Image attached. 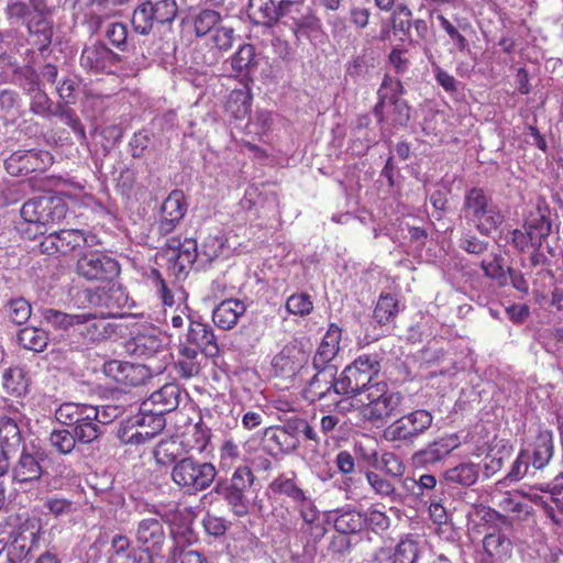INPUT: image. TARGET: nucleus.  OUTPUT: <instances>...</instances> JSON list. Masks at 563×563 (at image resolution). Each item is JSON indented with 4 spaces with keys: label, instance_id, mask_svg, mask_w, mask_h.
<instances>
[{
    "label": "nucleus",
    "instance_id": "f257e3e1",
    "mask_svg": "<svg viewBox=\"0 0 563 563\" xmlns=\"http://www.w3.org/2000/svg\"><path fill=\"white\" fill-rule=\"evenodd\" d=\"M199 352L213 357L219 353V345L211 325L190 321L185 340H180L178 346V368L183 377H191L199 372Z\"/></svg>",
    "mask_w": 563,
    "mask_h": 563
},
{
    "label": "nucleus",
    "instance_id": "f03ea898",
    "mask_svg": "<svg viewBox=\"0 0 563 563\" xmlns=\"http://www.w3.org/2000/svg\"><path fill=\"white\" fill-rule=\"evenodd\" d=\"M41 526L25 520L18 527L9 521L0 523V554L5 552L8 563H22L32 551L37 549Z\"/></svg>",
    "mask_w": 563,
    "mask_h": 563
},
{
    "label": "nucleus",
    "instance_id": "7ed1b4c3",
    "mask_svg": "<svg viewBox=\"0 0 563 563\" xmlns=\"http://www.w3.org/2000/svg\"><path fill=\"white\" fill-rule=\"evenodd\" d=\"M462 212L465 220L485 236H489L504 222L499 207L479 187H472L465 192Z\"/></svg>",
    "mask_w": 563,
    "mask_h": 563
},
{
    "label": "nucleus",
    "instance_id": "20e7f679",
    "mask_svg": "<svg viewBox=\"0 0 563 563\" xmlns=\"http://www.w3.org/2000/svg\"><path fill=\"white\" fill-rule=\"evenodd\" d=\"M554 454V440L551 430H541L527 448L521 449L507 475L511 481L523 478L529 470H543Z\"/></svg>",
    "mask_w": 563,
    "mask_h": 563
},
{
    "label": "nucleus",
    "instance_id": "39448f33",
    "mask_svg": "<svg viewBox=\"0 0 563 563\" xmlns=\"http://www.w3.org/2000/svg\"><path fill=\"white\" fill-rule=\"evenodd\" d=\"M218 472L209 462H200L192 456L183 457L172 468V481L184 493L196 495L208 488L216 479Z\"/></svg>",
    "mask_w": 563,
    "mask_h": 563
},
{
    "label": "nucleus",
    "instance_id": "423d86ee",
    "mask_svg": "<svg viewBox=\"0 0 563 563\" xmlns=\"http://www.w3.org/2000/svg\"><path fill=\"white\" fill-rule=\"evenodd\" d=\"M165 428V418L148 410L128 417L120 424L118 439L123 444L140 445L151 441Z\"/></svg>",
    "mask_w": 563,
    "mask_h": 563
},
{
    "label": "nucleus",
    "instance_id": "0eeeda50",
    "mask_svg": "<svg viewBox=\"0 0 563 563\" xmlns=\"http://www.w3.org/2000/svg\"><path fill=\"white\" fill-rule=\"evenodd\" d=\"M254 481L255 476L249 466H239L230 483H218L214 492L223 497L235 516L245 517L250 512L249 494Z\"/></svg>",
    "mask_w": 563,
    "mask_h": 563
},
{
    "label": "nucleus",
    "instance_id": "6e6552de",
    "mask_svg": "<svg viewBox=\"0 0 563 563\" xmlns=\"http://www.w3.org/2000/svg\"><path fill=\"white\" fill-rule=\"evenodd\" d=\"M68 208L65 199L59 196L44 195L29 199L21 207L22 219L37 229L60 222L65 219Z\"/></svg>",
    "mask_w": 563,
    "mask_h": 563
},
{
    "label": "nucleus",
    "instance_id": "1a4fd4ad",
    "mask_svg": "<svg viewBox=\"0 0 563 563\" xmlns=\"http://www.w3.org/2000/svg\"><path fill=\"white\" fill-rule=\"evenodd\" d=\"M175 438L186 451L203 452L210 441L211 431L199 418L197 422L181 411L175 413Z\"/></svg>",
    "mask_w": 563,
    "mask_h": 563
},
{
    "label": "nucleus",
    "instance_id": "9d476101",
    "mask_svg": "<svg viewBox=\"0 0 563 563\" xmlns=\"http://www.w3.org/2000/svg\"><path fill=\"white\" fill-rule=\"evenodd\" d=\"M79 276L87 280H109L119 274L117 261L99 252L81 256L76 266Z\"/></svg>",
    "mask_w": 563,
    "mask_h": 563
},
{
    "label": "nucleus",
    "instance_id": "9b49d317",
    "mask_svg": "<svg viewBox=\"0 0 563 563\" xmlns=\"http://www.w3.org/2000/svg\"><path fill=\"white\" fill-rule=\"evenodd\" d=\"M432 416L426 410L412 411L389 426L391 441L412 442L432 423Z\"/></svg>",
    "mask_w": 563,
    "mask_h": 563
},
{
    "label": "nucleus",
    "instance_id": "f8f14e48",
    "mask_svg": "<svg viewBox=\"0 0 563 563\" xmlns=\"http://www.w3.org/2000/svg\"><path fill=\"white\" fill-rule=\"evenodd\" d=\"M522 228L542 245L552 231L551 209L543 196H539L523 218Z\"/></svg>",
    "mask_w": 563,
    "mask_h": 563
},
{
    "label": "nucleus",
    "instance_id": "ddd939ff",
    "mask_svg": "<svg viewBox=\"0 0 563 563\" xmlns=\"http://www.w3.org/2000/svg\"><path fill=\"white\" fill-rule=\"evenodd\" d=\"M103 373L110 383L123 387H139L145 385L150 376L148 368L141 364H132L121 361H110L103 365Z\"/></svg>",
    "mask_w": 563,
    "mask_h": 563
},
{
    "label": "nucleus",
    "instance_id": "4468645a",
    "mask_svg": "<svg viewBox=\"0 0 563 563\" xmlns=\"http://www.w3.org/2000/svg\"><path fill=\"white\" fill-rule=\"evenodd\" d=\"M189 396L187 389H154L142 402V410L161 415L176 410L181 404L187 406Z\"/></svg>",
    "mask_w": 563,
    "mask_h": 563
},
{
    "label": "nucleus",
    "instance_id": "2eb2a0df",
    "mask_svg": "<svg viewBox=\"0 0 563 563\" xmlns=\"http://www.w3.org/2000/svg\"><path fill=\"white\" fill-rule=\"evenodd\" d=\"M136 543L146 553L158 555L165 544V530L157 518L142 519L136 527Z\"/></svg>",
    "mask_w": 563,
    "mask_h": 563
},
{
    "label": "nucleus",
    "instance_id": "dca6fc26",
    "mask_svg": "<svg viewBox=\"0 0 563 563\" xmlns=\"http://www.w3.org/2000/svg\"><path fill=\"white\" fill-rule=\"evenodd\" d=\"M166 257L172 265L174 274L180 275L195 263L197 258V242L194 239H169L166 243Z\"/></svg>",
    "mask_w": 563,
    "mask_h": 563
},
{
    "label": "nucleus",
    "instance_id": "f3484780",
    "mask_svg": "<svg viewBox=\"0 0 563 563\" xmlns=\"http://www.w3.org/2000/svg\"><path fill=\"white\" fill-rule=\"evenodd\" d=\"M187 211L185 195L181 190H173L161 207L158 233L167 235L172 233Z\"/></svg>",
    "mask_w": 563,
    "mask_h": 563
},
{
    "label": "nucleus",
    "instance_id": "a211bd4d",
    "mask_svg": "<svg viewBox=\"0 0 563 563\" xmlns=\"http://www.w3.org/2000/svg\"><path fill=\"white\" fill-rule=\"evenodd\" d=\"M483 558L482 562H507L512 556V541L501 529L492 528L484 534L482 540Z\"/></svg>",
    "mask_w": 563,
    "mask_h": 563
},
{
    "label": "nucleus",
    "instance_id": "6ab92c4d",
    "mask_svg": "<svg viewBox=\"0 0 563 563\" xmlns=\"http://www.w3.org/2000/svg\"><path fill=\"white\" fill-rule=\"evenodd\" d=\"M460 445L459 437L455 434L445 435L430 443L426 449L412 455V464L416 467H427L435 464L448 456Z\"/></svg>",
    "mask_w": 563,
    "mask_h": 563
},
{
    "label": "nucleus",
    "instance_id": "aec40b11",
    "mask_svg": "<svg viewBox=\"0 0 563 563\" xmlns=\"http://www.w3.org/2000/svg\"><path fill=\"white\" fill-rule=\"evenodd\" d=\"M378 363L369 356H360L342 373L340 384L345 387H368L373 378L378 374Z\"/></svg>",
    "mask_w": 563,
    "mask_h": 563
},
{
    "label": "nucleus",
    "instance_id": "412c9836",
    "mask_svg": "<svg viewBox=\"0 0 563 563\" xmlns=\"http://www.w3.org/2000/svg\"><path fill=\"white\" fill-rule=\"evenodd\" d=\"M84 231L81 230H60L49 233L41 243L43 253L58 252L69 254L85 244Z\"/></svg>",
    "mask_w": 563,
    "mask_h": 563
},
{
    "label": "nucleus",
    "instance_id": "4be33fe9",
    "mask_svg": "<svg viewBox=\"0 0 563 563\" xmlns=\"http://www.w3.org/2000/svg\"><path fill=\"white\" fill-rule=\"evenodd\" d=\"M412 19L411 11L406 5H397L389 19V42L412 45L411 40Z\"/></svg>",
    "mask_w": 563,
    "mask_h": 563
},
{
    "label": "nucleus",
    "instance_id": "5701e85b",
    "mask_svg": "<svg viewBox=\"0 0 563 563\" xmlns=\"http://www.w3.org/2000/svg\"><path fill=\"white\" fill-rule=\"evenodd\" d=\"M245 310L246 307L241 300L227 299L221 301L214 308L212 320L219 328L230 330L236 325L240 317L244 314Z\"/></svg>",
    "mask_w": 563,
    "mask_h": 563
},
{
    "label": "nucleus",
    "instance_id": "b1692460",
    "mask_svg": "<svg viewBox=\"0 0 563 563\" xmlns=\"http://www.w3.org/2000/svg\"><path fill=\"white\" fill-rule=\"evenodd\" d=\"M43 474V468L36 455L23 449L16 463L12 467L13 481L18 483H27L38 481Z\"/></svg>",
    "mask_w": 563,
    "mask_h": 563
},
{
    "label": "nucleus",
    "instance_id": "393cba45",
    "mask_svg": "<svg viewBox=\"0 0 563 563\" xmlns=\"http://www.w3.org/2000/svg\"><path fill=\"white\" fill-rule=\"evenodd\" d=\"M117 58L111 49L103 43L96 42L86 46L80 55V65L85 69L101 71L106 69L110 59Z\"/></svg>",
    "mask_w": 563,
    "mask_h": 563
},
{
    "label": "nucleus",
    "instance_id": "a878e982",
    "mask_svg": "<svg viewBox=\"0 0 563 563\" xmlns=\"http://www.w3.org/2000/svg\"><path fill=\"white\" fill-rule=\"evenodd\" d=\"M341 335V329L335 324H330L313 357L314 368L329 364L335 357L340 349Z\"/></svg>",
    "mask_w": 563,
    "mask_h": 563
},
{
    "label": "nucleus",
    "instance_id": "bb28decb",
    "mask_svg": "<svg viewBox=\"0 0 563 563\" xmlns=\"http://www.w3.org/2000/svg\"><path fill=\"white\" fill-rule=\"evenodd\" d=\"M249 14L257 24L273 26L278 22V2L275 0H250Z\"/></svg>",
    "mask_w": 563,
    "mask_h": 563
},
{
    "label": "nucleus",
    "instance_id": "cd10ccee",
    "mask_svg": "<svg viewBox=\"0 0 563 563\" xmlns=\"http://www.w3.org/2000/svg\"><path fill=\"white\" fill-rule=\"evenodd\" d=\"M38 154L34 151H18L5 161L9 174L23 175L40 168Z\"/></svg>",
    "mask_w": 563,
    "mask_h": 563
},
{
    "label": "nucleus",
    "instance_id": "c85d7f7f",
    "mask_svg": "<svg viewBox=\"0 0 563 563\" xmlns=\"http://www.w3.org/2000/svg\"><path fill=\"white\" fill-rule=\"evenodd\" d=\"M43 318L55 329L67 330L70 327L89 322L93 316L92 313L69 314L56 309H46L43 311Z\"/></svg>",
    "mask_w": 563,
    "mask_h": 563
},
{
    "label": "nucleus",
    "instance_id": "c756f323",
    "mask_svg": "<svg viewBox=\"0 0 563 563\" xmlns=\"http://www.w3.org/2000/svg\"><path fill=\"white\" fill-rule=\"evenodd\" d=\"M479 477V467L474 463H461L445 471L444 478L450 484L470 487Z\"/></svg>",
    "mask_w": 563,
    "mask_h": 563
},
{
    "label": "nucleus",
    "instance_id": "7c9ffc66",
    "mask_svg": "<svg viewBox=\"0 0 563 563\" xmlns=\"http://www.w3.org/2000/svg\"><path fill=\"white\" fill-rule=\"evenodd\" d=\"M161 341L153 334H137L125 343V351L136 357L153 356L159 349Z\"/></svg>",
    "mask_w": 563,
    "mask_h": 563
},
{
    "label": "nucleus",
    "instance_id": "2f4dec72",
    "mask_svg": "<svg viewBox=\"0 0 563 563\" xmlns=\"http://www.w3.org/2000/svg\"><path fill=\"white\" fill-rule=\"evenodd\" d=\"M22 443V434L16 421L10 417H0V449L16 451Z\"/></svg>",
    "mask_w": 563,
    "mask_h": 563
},
{
    "label": "nucleus",
    "instance_id": "473e14b6",
    "mask_svg": "<svg viewBox=\"0 0 563 563\" xmlns=\"http://www.w3.org/2000/svg\"><path fill=\"white\" fill-rule=\"evenodd\" d=\"M481 268L484 276L497 282L499 286L507 284V268L505 258L500 253H492L481 262Z\"/></svg>",
    "mask_w": 563,
    "mask_h": 563
},
{
    "label": "nucleus",
    "instance_id": "72a5a7b5",
    "mask_svg": "<svg viewBox=\"0 0 563 563\" xmlns=\"http://www.w3.org/2000/svg\"><path fill=\"white\" fill-rule=\"evenodd\" d=\"M179 442L175 438V433L168 439L161 440L158 444L154 449V459L159 465H172L176 462L177 457L180 454L179 451Z\"/></svg>",
    "mask_w": 563,
    "mask_h": 563
},
{
    "label": "nucleus",
    "instance_id": "f704fd0d",
    "mask_svg": "<svg viewBox=\"0 0 563 563\" xmlns=\"http://www.w3.org/2000/svg\"><path fill=\"white\" fill-rule=\"evenodd\" d=\"M18 341L26 350L42 352L47 345L48 336L42 329L26 327L20 330Z\"/></svg>",
    "mask_w": 563,
    "mask_h": 563
},
{
    "label": "nucleus",
    "instance_id": "c9c22d12",
    "mask_svg": "<svg viewBox=\"0 0 563 563\" xmlns=\"http://www.w3.org/2000/svg\"><path fill=\"white\" fill-rule=\"evenodd\" d=\"M437 20L439 21L440 26L452 41L456 51H459L460 53L470 52L468 41L461 32L465 31L466 27H471L468 23H466L465 25H460L459 29L442 13L437 14Z\"/></svg>",
    "mask_w": 563,
    "mask_h": 563
},
{
    "label": "nucleus",
    "instance_id": "e433bc0d",
    "mask_svg": "<svg viewBox=\"0 0 563 563\" xmlns=\"http://www.w3.org/2000/svg\"><path fill=\"white\" fill-rule=\"evenodd\" d=\"M269 487L275 494L285 495L294 503L305 500L306 493L299 487L294 477L289 478L282 474L271 483Z\"/></svg>",
    "mask_w": 563,
    "mask_h": 563
},
{
    "label": "nucleus",
    "instance_id": "4c0bfd02",
    "mask_svg": "<svg viewBox=\"0 0 563 563\" xmlns=\"http://www.w3.org/2000/svg\"><path fill=\"white\" fill-rule=\"evenodd\" d=\"M154 22H156V19H154L151 1H145L136 7L132 15V25L137 33L148 34Z\"/></svg>",
    "mask_w": 563,
    "mask_h": 563
},
{
    "label": "nucleus",
    "instance_id": "58836bf2",
    "mask_svg": "<svg viewBox=\"0 0 563 563\" xmlns=\"http://www.w3.org/2000/svg\"><path fill=\"white\" fill-rule=\"evenodd\" d=\"M221 21V15L216 10H201L194 19V29L197 36L212 33Z\"/></svg>",
    "mask_w": 563,
    "mask_h": 563
},
{
    "label": "nucleus",
    "instance_id": "ea45409f",
    "mask_svg": "<svg viewBox=\"0 0 563 563\" xmlns=\"http://www.w3.org/2000/svg\"><path fill=\"white\" fill-rule=\"evenodd\" d=\"M307 5L302 0H279L278 1V21L285 19V24L292 29L296 25L301 14H303Z\"/></svg>",
    "mask_w": 563,
    "mask_h": 563
},
{
    "label": "nucleus",
    "instance_id": "a19ab883",
    "mask_svg": "<svg viewBox=\"0 0 563 563\" xmlns=\"http://www.w3.org/2000/svg\"><path fill=\"white\" fill-rule=\"evenodd\" d=\"M231 65L238 74L247 73L253 69L256 66L254 46L251 44L242 45L232 56Z\"/></svg>",
    "mask_w": 563,
    "mask_h": 563
},
{
    "label": "nucleus",
    "instance_id": "79ce46f5",
    "mask_svg": "<svg viewBox=\"0 0 563 563\" xmlns=\"http://www.w3.org/2000/svg\"><path fill=\"white\" fill-rule=\"evenodd\" d=\"M334 529L342 534L356 533L362 529L363 520L358 512L347 510L334 518Z\"/></svg>",
    "mask_w": 563,
    "mask_h": 563
},
{
    "label": "nucleus",
    "instance_id": "37998d69",
    "mask_svg": "<svg viewBox=\"0 0 563 563\" xmlns=\"http://www.w3.org/2000/svg\"><path fill=\"white\" fill-rule=\"evenodd\" d=\"M75 435L67 429L53 430L48 443L59 454H69L76 445Z\"/></svg>",
    "mask_w": 563,
    "mask_h": 563
},
{
    "label": "nucleus",
    "instance_id": "c03bdc74",
    "mask_svg": "<svg viewBox=\"0 0 563 563\" xmlns=\"http://www.w3.org/2000/svg\"><path fill=\"white\" fill-rule=\"evenodd\" d=\"M418 542L410 538L402 539L395 548L391 563H415L418 558Z\"/></svg>",
    "mask_w": 563,
    "mask_h": 563
},
{
    "label": "nucleus",
    "instance_id": "a18cd8bd",
    "mask_svg": "<svg viewBox=\"0 0 563 563\" xmlns=\"http://www.w3.org/2000/svg\"><path fill=\"white\" fill-rule=\"evenodd\" d=\"M7 312L13 323L23 324L30 319L32 309L24 298H16L8 302Z\"/></svg>",
    "mask_w": 563,
    "mask_h": 563
},
{
    "label": "nucleus",
    "instance_id": "49530a36",
    "mask_svg": "<svg viewBox=\"0 0 563 563\" xmlns=\"http://www.w3.org/2000/svg\"><path fill=\"white\" fill-rule=\"evenodd\" d=\"M417 487V481L411 477L394 476L389 478V497L402 499Z\"/></svg>",
    "mask_w": 563,
    "mask_h": 563
},
{
    "label": "nucleus",
    "instance_id": "de8ad7c7",
    "mask_svg": "<svg viewBox=\"0 0 563 563\" xmlns=\"http://www.w3.org/2000/svg\"><path fill=\"white\" fill-rule=\"evenodd\" d=\"M31 35L34 37L33 43L40 51L47 48L52 42L53 30L45 20H40L29 27Z\"/></svg>",
    "mask_w": 563,
    "mask_h": 563
},
{
    "label": "nucleus",
    "instance_id": "09e8293b",
    "mask_svg": "<svg viewBox=\"0 0 563 563\" xmlns=\"http://www.w3.org/2000/svg\"><path fill=\"white\" fill-rule=\"evenodd\" d=\"M320 26V19L314 14L313 10L310 7H307L303 11V14H301L298 22L296 23V25L292 26V32L296 37H299L300 33L318 31Z\"/></svg>",
    "mask_w": 563,
    "mask_h": 563
},
{
    "label": "nucleus",
    "instance_id": "8fccbe9b",
    "mask_svg": "<svg viewBox=\"0 0 563 563\" xmlns=\"http://www.w3.org/2000/svg\"><path fill=\"white\" fill-rule=\"evenodd\" d=\"M286 309L292 314L305 316L309 314L312 311L313 305L310 299V296L301 292L291 295L287 299Z\"/></svg>",
    "mask_w": 563,
    "mask_h": 563
},
{
    "label": "nucleus",
    "instance_id": "3c124183",
    "mask_svg": "<svg viewBox=\"0 0 563 563\" xmlns=\"http://www.w3.org/2000/svg\"><path fill=\"white\" fill-rule=\"evenodd\" d=\"M154 19L157 23L172 22L177 14V4L175 0H159L152 2Z\"/></svg>",
    "mask_w": 563,
    "mask_h": 563
},
{
    "label": "nucleus",
    "instance_id": "603ef678",
    "mask_svg": "<svg viewBox=\"0 0 563 563\" xmlns=\"http://www.w3.org/2000/svg\"><path fill=\"white\" fill-rule=\"evenodd\" d=\"M508 242L520 253L526 252L530 247H541L540 243H534V236L525 229H515L510 231Z\"/></svg>",
    "mask_w": 563,
    "mask_h": 563
},
{
    "label": "nucleus",
    "instance_id": "864d4df0",
    "mask_svg": "<svg viewBox=\"0 0 563 563\" xmlns=\"http://www.w3.org/2000/svg\"><path fill=\"white\" fill-rule=\"evenodd\" d=\"M84 404L64 402L55 411L58 422L65 426H74L78 421V416Z\"/></svg>",
    "mask_w": 563,
    "mask_h": 563
},
{
    "label": "nucleus",
    "instance_id": "5fc2aeb1",
    "mask_svg": "<svg viewBox=\"0 0 563 563\" xmlns=\"http://www.w3.org/2000/svg\"><path fill=\"white\" fill-rule=\"evenodd\" d=\"M104 35L113 46H115L120 51L125 49L126 38H128V30L123 23H121V22L109 23L107 25Z\"/></svg>",
    "mask_w": 563,
    "mask_h": 563
},
{
    "label": "nucleus",
    "instance_id": "6e6d98bb",
    "mask_svg": "<svg viewBox=\"0 0 563 563\" xmlns=\"http://www.w3.org/2000/svg\"><path fill=\"white\" fill-rule=\"evenodd\" d=\"M74 435L76 440L84 444H89L96 441L101 434V428L98 423L89 422L74 424Z\"/></svg>",
    "mask_w": 563,
    "mask_h": 563
},
{
    "label": "nucleus",
    "instance_id": "4d7b16f0",
    "mask_svg": "<svg viewBox=\"0 0 563 563\" xmlns=\"http://www.w3.org/2000/svg\"><path fill=\"white\" fill-rule=\"evenodd\" d=\"M459 246L468 254L482 255L486 253L489 243L473 233H466L460 239Z\"/></svg>",
    "mask_w": 563,
    "mask_h": 563
},
{
    "label": "nucleus",
    "instance_id": "13d9d810",
    "mask_svg": "<svg viewBox=\"0 0 563 563\" xmlns=\"http://www.w3.org/2000/svg\"><path fill=\"white\" fill-rule=\"evenodd\" d=\"M390 115L395 125L405 126L410 120V107L405 100L396 98L393 100L389 109Z\"/></svg>",
    "mask_w": 563,
    "mask_h": 563
},
{
    "label": "nucleus",
    "instance_id": "bf43d9fd",
    "mask_svg": "<svg viewBox=\"0 0 563 563\" xmlns=\"http://www.w3.org/2000/svg\"><path fill=\"white\" fill-rule=\"evenodd\" d=\"M44 506L54 517L66 516L74 511V503L63 497L47 498Z\"/></svg>",
    "mask_w": 563,
    "mask_h": 563
},
{
    "label": "nucleus",
    "instance_id": "052dcab7",
    "mask_svg": "<svg viewBox=\"0 0 563 563\" xmlns=\"http://www.w3.org/2000/svg\"><path fill=\"white\" fill-rule=\"evenodd\" d=\"M393 44V49L389 53V64H391L397 73H405L409 67V57L407 56L408 49L405 44Z\"/></svg>",
    "mask_w": 563,
    "mask_h": 563
},
{
    "label": "nucleus",
    "instance_id": "680f3d73",
    "mask_svg": "<svg viewBox=\"0 0 563 563\" xmlns=\"http://www.w3.org/2000/svg\"><path fill=\"white\" fill-rule=\"evenodd\" d=\"M234 30L230 26H218L212 32V42L220 51H228L232 47Z\"/></svg>",
    "mask_w": 563,
    "mask_h": 563
},
{
    "label": "nucleus",
    "instance_id": "e2e57ef3",
    "mask_svg": "<svg viewBox=\"0 0 563 563\" xmlns=\"http://www.w3.org/2000/svg\"><path fill=\"white\" fill-rule=\"evenodd\" d=\"M318 372L313 375L311 384L328 385L329 387H336L340 379H336V368L332 365H323L317 368Z\"/></svg>",
    "mask_w": 563,
    "mask_h": 563
},
{
    "label": "nucleus",
    "instance_id": "0e129e2a",
    "mask_svg": "<svg viewBox=\"0 0 563 563\" xmlns=\"http://www.w3.org/2000/svg\"><path fill=\"white\" fill-rule=\"evenodd\" d=\"M378 506L379 505H375L371 509L367 518V525L374 533L383 537L387 530V517L382 509H378Z\"/></svg>",
    "mask_w": 563,
    "mask_h": 563
},
{
    "label": "nucleus",
    "instance_id": "69168bd1",
    "mask_svg": "<svg viewBox=\"0 0 563 563\" xmlns=\"http://www.w3.org/2000/svg\"><path fill=\"white\" fill-rule=\"evenodd\" d=\"M87 323H82L84 327L80 330V334L89 342H96L104 338V325L101 320H97L96 316Z\"/></svg>",
    "mask_w": 563,
    "mask_h": 563
},
{
    "label": "nucleus",
    "instance_id": "338daca9",
    "mask_svg": "<svg viewBox=\"0 0 563 563\" xmlns=\"http://www.w3.org/2000/svg\"><path fill=\"white\" fill-rule=\"evenodd\" d=\"M241 452L239 445L233 440H225L220 448V463L222 466L230 467L240 459Z\"/></svg>",
    "mask_w": 563,
    "mask_h": 563
},
{
    "label": "nucleus",
    "instance_id": "774afa93",
    "mask_svg": "<svg viewBox=\"0 0 563 563\" xmlns=\"http://www.w3.org/2000/svg\"><path fill=\"white\" fill-rule=\"evenodd\" d=\"M432 69L437 82L449 93L457 91V80L454 76L442 69L437 63H432Z\"/></svg>",
    "mask_w": 563,
    "mask_h": 563
}]
</instances>
